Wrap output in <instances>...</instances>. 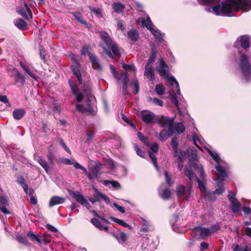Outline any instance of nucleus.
<instances>
[{"instance_id": "nucleus-1", "label": "nucleus", "mask_w": 251, "mask_h": 251, "mask_svg": "<svg viewBox=\"0 0 251 251\" xmlns=\"http://www.w3.org/2000/svg\"><path fill=\"white\" fill-rule=\"evenodd\" d=\"M187 151L191 158L189 159V167L184 168V174L190 181L195 178L200 191L205 193L206 190L205 174L202 165L198 163L196 151L194 149L189 148Z\"/></svg>"}, {"instance_id": "nucleus-2", "label": "nucleus", "mask_w": 251, "mask_h": 251, "mask_svg": "<svg viewBox=\"0 0 251 251\" xmlns=\"http://www.w3.org/2000/svg\"><path fill=\"white\" fill-rule=\"evenodd\" d=\"M201 5H214L212 7H206L208 12H213L217 16H233L235 10V0H225L218 3L220 0H197Z\"/></svg>"}, {"instance_id": "nucleus-3", "label": "nucleus", "mask_w": 251, "mask_h": 251, "mask_svg": "<svg viewBox=\"0 0 251 251\" xmlns=\"http://www.w3.org/2000/svg\"><path fill=\"white\" fill-rule=\"evenodd\" d=\"M100 35L102 40L100 47L102 48L104 52L110 58L115 59L120 58V51L108 34L105 31H101Z\"/></svg>"}, {"instance_id": "nucleus-4", "label": "nucleus", "mask_w": 251, "mask_h": 251, "mask_svg": "<svg viewBox=\"0 0 251 251\" xmlns=\"http://www.w3.org/2000/svg\"><path fill=\"white\" fill-rule=\"evenodd\" d=\"M168 67V66L165 63L164 58L161 57L159 60V66L157 69V71L161 76L167 78L171 85L173 87L176 88V94L177 95H180V90L179 88V84L174 76H168V72L166 70V69Z\"/></svg>"}, {"instance_id": "nucleus-5", "label": "nucleus", "mask_w": 251, "mask_h": 251, "mask_svg": "<svg viewBox=\"0 0 251 251\" xmlns=\"http://www.w3.org/2000/svg\"><path fill=\"white\" fill-rule=\"evenodd\" d=\"M239 66L244 77L248 80L251 77V63L246 54H242L241 55Z\"/></svg>"}, {"instance_id": "nucleus-6", "label": "nucleus", "mask_w": 251, "mask_h": 251, "mask_svg": "<svg viewBox=\"0 0 251 251\" xmlns=\"http://www.w3.org/2000/svg\"><path fill=\"white\" fill-rule=\"evenodd\" d=\"M220 229V226L218 225H214L208 227L198 226L195 228L200 233L201 237L203 239H206L208 236L217 232Z\"/></svg>"}, {"instance_id": "nucleus-7", "label": "nucleus", "mask_w": 251, "mask_h": 251, "mask_svg": "<svg viewBox=\"0 0 251 251\" xmlns=\"http://www.w3.org/2000/svg\"><path fill=\"white\" fill-rule=\"evenodd\" d=\"M192 186L190 184L188 187L180 185L176 188V195L178 197L188 201L190 198Z\"/></svg>"}, {"instance_id": "nucleus-8", "label": "nucleus", "mask_w": 251, "mask_h": 251, "mask_svg": "<svg viewBox=\"0 0 251 251\" xmlns=\"http://www.w3.org/2000/svg\"><path fill=\"white\" fill-rule=\"evenodd\" d=\"M142 120L147 125H151L156 123L157 115L150 111H142L140 114Z\"/></svg>"}, {"instance_id": "nucleus-9", "label": "nucleus", "mask_w": 251, "mask_h": 251, "mask_svg": "<svg viewBox=\"0 0 251 251\" xmlns=\"http://www.w3.org/2000/svg\"><path fill=\"white\" fill-rule=\"evenodd\" d=\"M156 123H158L161 127H168L169 130L173 129L174 120L168 117H166L163 116H157Z\"/></svg>"}, {"instance_id": "nucleus-10", "label": "nucleus", "mask_w": 251, "mask_h": 251, "mask_svg": "<svg viewBox=\"0 0 251 251\" xmlns=\"http://www.w3.org/2000/svg\"><path fill=\"white\" fill-rule=\"evenodd\" d=\"M69 193L78 202L84 205L87 208L90 209L91 207V205L87 200L80 193L78 192H75L70 190L69 191Z\"/></svg>"}, {"instance_id": "nucleus-11", "label": "nucleus", "mask_w": 251, "mask_h": 251, "mask_svg": "<svg viewBox=\"0 0 251 251\" xmlns=\"http://www.w3.org/2000/svg\"><path fill=\"white\" fill-rule=\"evenodd\" d=\"M236 12L239 10L249 11L251 9V0H236Z\"/></svg>"}, {"instance_id": "nucleus-12", "label": "nucleus", "mask_w": 251, "mask_h": 251, "mask_svg": "<svg viewBox=\"0 0 251 251\" xmlns=\"http://www.w3.org/2000/svg\"><path fill=\"white\" fill-rule=\"evenodd\" d=\"M24 5L25 9L22 8H18L17 11L25 19L29 20L32 18V12L27 3L24 2Z\"/></svg>"}, {"instance_id": "nucleus-13", "label": "nucleus", "mask_w": 251, "mask_h": 251, "mask_svg": "<svg viewBox=\"0 0 251 251\" xmlns=\"http://www.w3.org/2000/svg\"><path fill=\"white\" fill-rule=\"evenodd\" d=\"M158 145L157 143H154L151 145L150 148L151 151H149V155L157 170H158L159 169L157 163V158L154 153L158 151Z\"/></svg>"}, {"instance_id": "nucleus-14", "label": "nucleus", "mask_w": 251, "mask_h": 251, "mask_svg": "<svg viewBox=\"0 0 251 251\" xmlns=\"http://www.w3.org/2000/svg\"><path fill=\"white\" fill-rule=\"evenodd\" d=\"M73 62L75 64V66L74 67L73 65L72 66V70L75 74V75L77 77L79 83L80 84H82V79L81 77V74L80 73L79 68H80V64L78 61V60L75 57V55H73L72 57Z\"/></svg>"}, {"instance_id": "nucleus-15", "label": "nucleus", "mask_w": 251, "mask_h": 251, "mask_svg": "<svg viewBox=\"0 0 251 251\" xmlns=\"http://www.w3.org/2000/svg\"><path fill=\"white\" fill-rule=\"evenodd\" d=\"M76 109L81 113L90 114L94 116L95 114V112L93 108L91 106L89 103L87 107H84L82 105L77 104L76 105Z\"/></svg>"}, {"instance_id": "nucleus-16", "label": "nucleus", "mask_w": 251, "mask_h": 251, "mask_svg": "<svg viewBox=\"0 0 251 251\" xmlns=\"http://www.w3.org/2000/svg\"><path fill=\"white\" fill-rule=\"evenodd\" d=\"M215 168L217 171V176L215 180L224 181L225 178L227 176V173L224 167L221 166V164H217Z\"/></svg>"}, {"instance_id": "nucleus-17", "label": "nucleus", "mask_w": 251, "mask_h": 251, "mask_svg": "<svg viewBox=\"0 0 251 251\" xmlns=\"http://www.w3.org/2000/svg\"><path fill=\"white\" fill-rule=\"evenodd\" d=\"M66 201V199L64 197L59 196L52 197L49 202V206L51 207L54 205L63 203Z\"/></svg>"}, {"instance_id": "nucleus-18", "label": "nucleus", "mask_w": 251, "mask_h": 251, "mask_svg": "<svg viewBox=\"0 0 251 251\" xmlns=\"http://www.w3.org/2000/svg\"><path fill=\"white\" fill-rule=\"evenodd\" d=\"M240 43L241 47L247 50L251 47V38L248 35L241 36L240 37Z\"/></svg>"}, {"instance_id": "nucleus-19", "label": "nucleus", "mask_w": 251, "mask_h": 251, "mask_svg": "<svg viewBox=\"0 0 251 251\" xmlns=\"http://www.w3.org/2000/svg\"><path fill=\"white\" fill-rule=\"evenodd\" d=\"M8 205V201L4 196H0V210L5 214H10V212L7 209L6 206Z\"/></svg>"}, {"instance_id": "nucleus-20", "label": "nucleus", "mask_w": 251, "mask_h": 251, "mask_svg": "<svg viewBox=\"0 0 251 251\" xmlns=\"http://www.w3.org/2000/svg\"><path fill=\"white\" fill-rule=\"evenodd\" d=\"M242 210L246 216L249 215L251 212V208L242 206L241 203L236 200V215H241L240 211Z\"/></svg>"}, {"instance_id": "nucleus-21", "label": "nucleus", "mask_w": 251, "mask_h": 251, "mask_svg": "<svg viewBox=\"0 0 251 251\" xmlns=\"http://www.w3.org/2000/svg\"><path fill=\"white\" fill-rule=\"evenodd\" d=\"M154 38H155L156 41L162 43L164 41L163 39V34L157 28L152 27L149 29Z\"/></svg>"}, {"instance_id": "nucleus-22", "label": "nucleus", "mask_w": 251, "mask_h": 251, "mask_svg": "<svg viewBox=\"0 0 251 251\" xmlns=\"http://www.w3.org/2000/svg\"><path fill=\"white\" fill-rule=\"evenodd\" d=\"M27 236L31 240L33 241H36L39 244H41L42 243L45 244L47 243V241L45 237L37 236L32 231H29L27 234Z\"/></svg>"}, {"instance_id": "nucleus-23", "label": "nucleus", "mask_w": 251, "mask_h": 251, "mask_svg": "<svg viewBox=\"0 0 251 251\" xmlns=\"http://www.w3.org/2000/svg\"><path fill=\"white\" fill-rule=\"evenodd\" d=\"M88 55L90 59L93 68L98 71L101 70V66L99 64L97 57L96 56V55L91 52L89 53Z\"/></svg>"}, {"instance_id": "nucleus-24", "label": "nucleus", "mask_w": 251, "mask_h": 251, "mask_svg": "<svg viewBox=\"0 0 251 251\" xmlns=\"http://www.w3.org/2000/svg\"><path fill=\"white\" fill-rule=\"evenodd\" d=\"M101 200H103L106 203H110V199L107 197L104 194V197L100 196L98 195V194H95L93 195L92 197H90L89 198V200L92 203H95L97 201H99Z\"/></svg>"}, {"instance_id": "nucleus-25", "label": "nucleus", "mask_w": 251, "mask_h": 251, "mask_svg": "<svg viewBox=\"0 0 251 251\" xmlns=\"http://www.w3.org/2000/svg\"><path fill=\"white\" fill-rule=\"evenodd\" d=\"M144 75L151 81L155 79L154 68L151 66L146 65L145 68Z\"/></svg>"}, {"instance_id": "nucleus-26", "label": "nucleus", "mask_w": 251, "mask_h": 251, "mask_svg": "<svg viewBox=\"0 0 251 251\" xmlns=\"http://www.w3.org/2000/svg\"><path fill=\"white\" fill-rule=\"evenodd\" d=\"M205 149L213 159L215 161L216 164L222 163L223 160L220 158L218 153L216 151H212L207 147H205Z\"/></svg>"}, {"instance_id": "nucleus-27", "label": "nucleus", "mask_w": 251, "mask_h": 251, "mask_svg": "<svg viewBox=\"0 0 251 251\" xmlns=\"http://www.w3.org/2000/svg\"><path fill=\"white\" fill-rule=\"evenodd\" d=\"M173 132V129H171L169 130L168 128V129L164 128L162 130V131L160 132L159 139L161 141H165L167 139V138L171 136Z\"/></svg>"}, {"instance_id": "nucleus-28", "label": "nucleus", "mask_w": 251, "mask_h": 251, "mask_svg": "<svg viewBox=\"0 0 251 251\" xmlns=\"http://www.w3.org/2000/svg\"><path fill=\"white\" fill-rule=\"evenodd\" d=\"M139 21L142 23L143 26L146 27L149 29L153 27L151 21L148 15L146 16V19L145 18H140L139 19Z\"/></svg>"}, {"instance_id": "nucleus-29", "label": "nucleus", "mask_w": 251, "mask_h": 251, "mask_svg": "<svg viewBox=\"0 0 251 251\" xmlns=\"http://www.w3.org/2000/svg\"><path fill=\"white\" fill-rule=\"evenodd\" d=\"M122 77L123 81L122 93L124 95H126L127 94V88L129 81L127 72H124L123 73Z\"/></svg>"}, {"instance_id": "nucleus-30", "label": "nucleus", "mask_w": 251, "mask_h": 251, "mask_svg": "<svg viewBox=\"0 0 251 251\" xmlns=\"http://www.w3.org/2000/svg\"><path fill=\"white\" fill-rule=\"evenodd\" d=\"M127 37L130 40L136 42L139 38V34L136 29H131L128 32Z\"/></svg>"}, {"instance_id": "nucleus-31", "label": "nucleus", "mask_w": 251, "mask_h": 251, "mask_svg": "<svg viewBox=\"0 0 251 251\" xmlns=\"http://www.w3.org/2000/svg\"><path fill=\"white\" fill-rule=\"evenodd\" d=\"M223 182L221 180H215V185L217 188L214 191L213 194L220 195L225 191V189L224 187Z\"/></svg>"}, {"instance_id": "nucleus-32", "label": "nucleus", "mask_w": 251, "mask_h": 251, "mask_svg": "<svg viewBox=\"0 0 251 251\" xmlns=\"http://www.w3.org/2000/svg\"><path fill=\"white\" fill-rule=\"evenodd\" d=\"M25 112L24 109H17L13 111V116L14 119L19 120L25 115Z\"/></svg>"}, {"instance_id": "nucleus-33", "label": "nucleus", "mask_w": 251, "mask_h": 251, "mask_svg": "<svg viewBox=\"0 0 251 251\" xmlns=\"http://www.w3.org/2000/svg\"><path fill=\"white\" fill-rule=\"evenodd\" d=\"M228 199L231 203L230 208L231 210L233 212H235V195L229 191Z\"/></svg>"}, {"instance_id": "nucleus-34", "label": "nucleus", "mask_w": 251, "mask_h": 251, "mask_svg": "<svg viewBox=\"0 0 251 251\" xmlns=\"http://www.w3.org/2000/svg\"><path fill=\"white\" fill-rule=\"evenodd\" d=\"M112 7L117 13H122L125 8L124 5L120 2H114Z\"/></svg>"}, {"instance_id": "nucleus-35", "label": "nucleus", "mask_w": 251, "mask_h": 251, "mask_svg": "<svg viewBox=\"0 0 251 251\" xmlns=\"http://www.w3.org/2000/svg\"><path fill=\"white\" fill-rule=\"evenodd\" d=\"M38 162L44 169L47 173H48L49 165L43 156H40L38 158Z\"/></svg>"}, {"instance_id": "nucleus-36", "label": "nucleus", "mask_w": 251, "mask_h": 251, "mask_svg": "<svg viewBox=\"0 0 251 251\" xmlns=\"http://www.w3.org/2000/svg\"><path fill=\"white\" fill-rule=\"evenodd\" d=\"M72 90L73 94L76 97V100L78 102H80L83 98V96L81 93L79 92L78 88L76 86H74L72 87Z\"/></svg>"}, {"instance_id": "nucleus-37", "label": "nucleus", "mask_w": 251, "mask_h": 251, "mask_svg": "<svg viewBox=\"0 0 251 251\" xmlns=\"http://www.w3.org/2000/svg\"><path fill=\"white\" fill-rule=\"evenodd\" d=\"M15 25L19 29L23 30L27 26V24L24 20L18 19L15 21Z\"/></svg>"}, {"instance_id": "nucleus-38", "label": "nucleus", "mask_w": 251, "mask_h": 251, "mask_svg": "<svg viewBox=\"0 0 251 251\" xmlns=\"http://www.w3.org/2000/svg\"><path fill=\"white\" fill-rule=\"evenodd\" d=\"M75 167L76 169L82 170L85 173V174H86V175L87 176L90 181H91L93 178L94 176H93L92 174H91L90 173L88 172L86 169L79 163H75Z\"/></svg>"}, {"instance_id": "nucleus-39", "label": "nucleus", "mask_w": 251, "mask_h": 251, "mask_svg": "<svg viewBox=\"0 0 251 251\" xmlns=\"http://www.w3.org/2000/svg\"><path fill=\"white\" fill-rule=\"evenodd\" d=\"M157 51L154 48H152L149 58L148 59L147 65L150 66L151 64L154 62Z\"/></svg>"}, {"instance_id": "nucleus-40", "label": "nucleus", "mask_w": 251, "mask_h": 251, "mask_svg": "<svg viewBox=\"0 0 251 251\" xmlns=\"http://www.w3.org/2000/svg\"><path fill=\"white\" fill-rule=\"evenodd\" d=\"M175 131L178 134L182 133L185 130V126L182 123L176 124L174 127Z\"/></svg>"}, {"instance_id": "nucleus-41", "label": "nucleus", "mask_w": 251, "mask_h": 251, "mask_svg": "<svg viewBox=\"0 0 251 251\" xmlns=\"http://www.w3.org/2000/svg\"><path fill=\"white\" fill-rule=\"evenodd\" d=\"M155 91L158 95H162L165 92V88L162 84H157L155 86Z\"/></svg>"}, {"instance_id": "nucleus-42", "label": "nucleus", "mask_w": 251, "mask_h": 251, "mask_svg": "<svg viewBox=\"0 0 251 251\" xmlns=\"http://www.w3.org/2000/svg\"><path fill=\"white\" fill-rule=\"evenodd\" d=\"M47 157L49 160V164L50 165H53L54 164V159L55 155L50 149H48V153L47 155Z\"/></svg>"}, {"instance_id": "nucleus-43", "label": "nucleus", "mask_w": 251, "mask_h": 251, "mask_svg": "<svg viewBox=\"0 0 251 251\" xmlns=\"http://www.w3.org/2000/svg\"><path fill=\"white\" fill-rule=\"evenodd\" d=\"M103 185L106 186L109 184H111L113 188L118 189L120 187V183L117 181L114 180H104L103 182Z\"/></svg>"}, {"instance_id": "nucleus-44", "label": "nucleus", "mask_w": 251, "mask_h": 251, "mask_svg": "<svg viewBox=\"0 0 251 251\" xmlns=\"http://www.w3.org/2000/svg\"><path fill=\"white\" fill-rule=\"evenodd\" d=\"M15 79L17 82H20L22 84L25 83V77L18 71H17L15 75Z\"/></svg>"}, {"instance_id": "nucleus-45", "label": "nucleus", "mask_w": 251, "mask_h": 251, "mask_svg": "<svg viewBox=\"0 0 251 251\" xmlns=\"http://www.w3.org/2000/svg\"><path fill=\"white\" fill-rule=\"evenodd\" d=\"M75 19L79 22L80 23L86 25L87 23L85 21H84L83 19V17L81 14L79 12H75L73 14Z\"/></svg>"}, {"instance_id": "nucleus-46", "label": "nucleus", "mask_w": 251, "mask_h": 251, "mask_svg": "<svg viewBox=\"0 0 251 251\" xmlns=\"http://www.w3.org/2000/svg\"><path fill=\"white\" fill-rule=\"evenodd\" d=\"M177 139L175 138H173L172 139L171 145L174 151V156H176V153L177 152Z\"/></svg>"}, {"instance_id": "nucleus-47", "label": "nucleus", "mask_w": 251, "mask_h": 251, "mask_svg": "<svg viewBox=\"0 0 251 251\" xmlns=\"http://www.w3.org/2000/svg\"><path fill=\"white\" fill-rule=\"evenodd\" d=\"M192 139L195 146L199 149H201V148L197 145V143L198 142L201 144L202 143V140L195 132L192 134Z\"/></svg>"}, {"instance_id": "nucleus-48", "label": "nucleus", "mask_w": 251, "mask_h": 251, "mask_svg": "<svg viewBox=\"0 0 251 251\" xmlns=\"http://www.w3.org/2000/svg\"><path fill=\"white\" fill-rule=\"evenodd\" d=\"M112 221L115 223H116L119 225L125 227H130V226L126 223L124 220L119 219L116 218H112Z\"/></svg>"}, {"instance_id": "nucleus-49", "label": "nucleus", "mask_w": 251, "mask_h": 251, "mask_svg": "<svg viewBox=\"0 0 251 251\" xmlns=\"http://www.w3.org/2000/svg\"><path fill=\"white\" fill-rule=\"evenodd\" d=\"M60 161L64 165H73L74 167L75 163H78L77 162L74 161L70 159L64 157L60 158Z\"/></svg>"}, {"instance_id": "nucleus-50", "label": "nucleus", "mask_w": 251, "mask_h": 251, "mask_svg": "<svg viewBox=\"0 0 251 251\" xmlns=\"http://www.w3.org/2000/svg\"><path fill=\"white\" fill-rule=\"evenodd\" d=\"M172 193L169 189H165L163 191L161 195V197L163 200H166L170 198L171 196Z\"/></svg>"}, {"instance_id": "nucleus-51", "label": "nucleus", "mask_w": 251, "mask_h": 251, "mask_svg": "<svg viewBox=\"0 0 251 251\" xmlns=\"http://www.w3.org/2000/svg\"><path fill=\"white\" fill-rule=\"evenodd\" d=\"M117 239L119 242L124 243L127 240V235L126 233L122 232L117 236Z\"/></svg>"}, {"instance_id": "nucleus-52", "label": "nucleus", "mask_w": 251, "mask_h": 251, "mask_svg": "<svg viewBox=\"0 0 251 251\" xmlns=\"http://www.w3.org/2000/svg\"><path fill=\"white\" fill-rule=\"evenodd\" d=\"M179 219V216L177 215H174L173 221L172 222V226L174 231L179 232V230L177 229L176 223Z\"/></svg>"}, {"instance_id": "nucleus-53", "label": "nucleus", "mask_w": 251, "mask_h": 251, "mask_svg": "<svg viewBox=\"0 0 251 251\" xmlns=\"http://www.w3.org/2000/svg\"><path fill=\"white\" fill-rule=\"evenodd\" d=\"M33 190L29 188V195L30 196V202L31 204L35 205L37 203V199L33 196Z\"/></svg>"}, {"instance_id": "nucleus-54", "label": "nucleus", "mask_w": 251, "mask_h": 251, "mask_svg": "<svg viewBox=\"0 0 251 251\" xmlns=\"http://www.w3.org/2000/svg\"><path fill=\"white\" fill-rule=\"evenodd\" d=\"M179 161H183L186 158V153L184 151H180L177 152L176 156Z\"/></svg>"}, {"instance_id": "nucleus-55", "label": "nucleus", "mask_w": 251, "mask_h": 251, "mask_svg": "<svg viewBox=\"0 0 251 251\" xmlns=\"http://www.w3.org/2000/svg\"><path fill=\"white\" fill-rule=\"evenodd\" d=\"M150 100L155 105L162 106L163 105V102L162 100H159L156 98H150Z\"/></svg>"}, {"instance_id": "nucleus-56", "label": "nucleus", "mask_w": 251, "mask_h": 251, "mask_svg": "<svg viewBox=\"0 0 251 251\" xmlns=\"http://www.w3.org/2000/svg\"><path fill=\"white\" fill-rule=\"evenodd\" d=\"M134 147L135 151H136L137 154L139 156L144 157L145 154V152L142 151L137 145H135Z\"/></svg>"}, {"instance_id": "nucleus-57", "label": "nucleus", "mask_w": 251, "mask_h": 251, "mask_svg": "<svg viewBox=\"0 0 251 251\" xmlns=\"http://www.w3.org/2000/svg\"><path fill=\"white\" fill-rule=\"evenodd\" d=\"M91 222L93 224V225L94 226H95L96 227H97V228H101V224L97 219H96L94 218H92L91 220Z\"/></svg>"}, {"instance_id": "nucleus-58", "label": "nucleus", "mask_w": 251, "mask_h": 251, "mask_svg": "<svg viewBox=\"0 0 251 251\" xmlns=\"http://www.w3.org/2000/svg\"><path fill=\"white\" fill-rule=\"evenodd\" d=\"M133 89L134 92L135 94L138 93L139 90V85L137 79H135L133 81Z\"/></svg>"}, {"instance_id": "nucleus-59", "label": "nucleus", "mask_w": 251, "mask_h": 251, "mask_svg": "<svg viewBox=\"0 0 251 251\" xmlns=\"http://www.w3.org/2000/svg\"><path fill=\"white\" fill-rule=\"evenodd\" d=\"M171 101L175 104L176 107L179 110L178 102L177 98L175 95H172L171 97Z\"/></svg>"}, {"instance_id": "nucleus-60", "label": "nucleus", "mask_w": 251, "mask_h": 251, "mask_svg": "<svg viewBox=\"0 0 251 251\" xmlns=\"http://www.w3.org/2000/svg\"><path fill=\"white\" fill-rule=\"evenodd\" d=\"M16 239L19 243H25L26 241V237L22 235H19L16 236Z\"/></svg>"}, {"instance_id": "nucleus-61", "label": "nucleus", "mask_w": 251, "mask_h": 251, "mask_svg": "<svg viewBox=\"0 0 251 251\" xmlns=\"http://www.w3.org/2000/svg\"><path fill=\"white\" fill-rule=\"evenodd\" d=\"M138 137L140 140L142 141L145 144H147L148 142L147 138L145 137L141 132L138 133Z\"/></svg>"}, {"instance_id": "nucleus-62", "label": "nucleus", "mask_w": 251, "mask_h": 251, "mask_svg": "<svg viewBox=\"0 0 251 251\" xmlns=\"http://www.w3.org/2000/svg\"><path fill=\"white\" fill-rule=\"evenodd\" d=\"M59 143L60 145L63 148V149L69 154L71 153V151L69 150V149L67 147L66 144L63 142V140H59Z\"/></svg>"}, {"instance_id": "nucleus-63", "label": "nucleus", "mask_w": 251, "mask_h": 251, "mask_svg": "<svg viewBox=\"0 0 251 251\" xmlns=\"http://www.w3.org/2000/svg\"><path fill=\"white\" fill-rule=\"evenodd\" d=\"M92 174L94 177L98 178L100 175L99 173V169L97 168H95L92 169Z\"/></svg>"}, {"instance_id": "nucleus-64", "label": "nucleus", "mask_w": 251, "mask_h": 251, "mask_svg": "<svg viewBox=\"0 0 251 251\" xmlns=\"http://www.w3.org/2000/svg\"><path fill=\"white\" fill-rule=\"evenodd\" d=\"M236 251H251V248L246 246L245 247L242 249L240 248L238 245H236Z\"/></svg>"}]
</instances>
